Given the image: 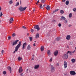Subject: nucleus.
<instances>
[{
  "label": "nucleus",
  "mask_w": 76,
  "mask_h": 76,
  "mask_svg": "<svg viewBox=\"0 0 76 76\" xmlns=\"http://www.w3.org/2000/svg\"><path fill=\"white\" fill-rule=\"evenodd\" d=\"M61 20H66V18L63 16H62L61 17Z\"/></svg>",
  "instance_id": "16"
},
{
  "label": "nucleus",
  "mask_w": 76,
  "mask_h": 76,
  "mask_svg": "<svg viewBox=\"0 0 76 76\" xmlns=\"http://www.w3.org/2000/svg\"><path fill=\"white\" fill-rule=\"evenodd\" d=\"M72 53H74L76 52V50H74L73 51H72Z\"/></svg>",
  "instance_id": "45"
},
{
  "label": "nucleus",
  "mask_w": 76,
  "mask_h": 76,
  "mask_svg": "<svg viewBox=\"0 0 76 76\" xmlns=\"http://www.w3.org/2000/svg\"><path fill=\"white\" fill-rule=\"evenodd\" d=\"M29 39L30 41H32V37H29Z\"/></svg>",
  "instance_id": "34"
},
{
  "label": "nucleus",
  "mask_w": 76,
  "mask_h": 76,
  "mask_svg": "<svg viewBox=\"0 0 76 76\" xmlns=\"http://www.w3.org/2000/svg\"><path fill=\"white\" fill-rule=\"evenodd\" d=\"M13 21V18L12 17L10 18V23H12V22Z\"/></svg>",
  "instance_id": "14"
},
{
  "label": "nucleus",
  "mask_w": 76,
  "mask_h": 76,
  "mask_svg": "<svg viewBox=\"0 0 76 76\" xmlns=\"http://www.w3.org/2000/svg\"><path fill=\"white\" fill-rule=\"evenodd\" d=\"M3 74H4V75H6V71H4Z\"/></svg>",
  "instance_id": "39"
},
{
  "label": "nucleus",
  "mask_w": 76,
  "mask_h": 76,
  "mask_svg": "<svg viewBox=\"0 0 76 76\" xmlns=\"http://www.w3.org/2000/svg\"><path fill=\"white\" fill-rule=\"evenodd\" d=\"M39 5H40V6L39 7L40 8H41V9H42V8H43V7L42 6V5L40 4Z\"/></svg>",
  "instance_id": "35"
},
{
  "label": "nucleus",
  "mask_w": 76,
  "mask_h": 76,
  "mask_svg": "<svg viewBox=\"0 0 76 76\" xmlns=\"http://www.w3.org/2000/svg\"><path fill=\"white\" fill-rule=\"evenodd\" d=\"M18 70V72L19 73H22V71H23V69H22V68L21 66H20L19 67Z\"/></svg>",
  "instance_id": "9"
},
{
  "label": "nucleus",
  "mask_w": 76,
  "mask_h": 76,
  "mask_svg": "<svg viewBox=\"0 0 76 76\" xmlns=\"http://www.w3.org/2000/svg\"><path fill=\"white\" fill-rule=\"evenodd\" d=\"M69 53V54H70V55H72V53H73L72 52V51H68L67 52V54H69V53Z\"/></svg>",
  "instance_id": "19"
},
{
  "label": "nucleus",
  "mask_w": 76,
  "mask_h": 76,
  "mask_svg": "<svg viewBox=\"0 0 76 76\" xmlns=\"http://www.w3.org/2000/svg\"><path fill=\"white\" fill-rule=\"evenodd\" d=\"M64 13V11L63 10H61L60 11V13H61V14H63Z\"/></svg>",
  "instance_id": "25"
},
{
  "label": "nucleus",
  "mask_w": 76,
  "mask_h": 76,
  "mask_svg": "<svg viewBox=\"0 0 76 76\" xmlns=\"http://www.w3.org/2000/svg\"><path fill=\"white\" fill-rule=\"evenodd\" d=\"M22 28H23V29H26V27L25 26H23L22 27Z\"/></svg>",
  "instance_id": "42"
},
{
  "label": "nucleus",
  "mask_w": 76,
  "mask_h": 76,
  "mask_svg": "<svg viewBox=\"0 0 76 76\" xmlns=\"http://www.w3.org/2000/svg\"><path fill=\"white\" fill-rule=\"evenodd\" d=\"M17 0H16V1H17Z\"/></svg>",
  "instance_id": "62"
},
{
  "label": "nucleus",
  "mask_w": 76,
  "mask_h": 76,
  "mask_svg": "<svg viewBox=\"0 0 76 76\" xmlns=\"http://www.w3.org/2000/svg\"><path fill=\"white\" fill-rule=\"evenodd\" d=\"M56 66H59V64L58 63H57L56 64Z\"/></svg>",
  "instance_id": "48"
},
{
  "label": "nucleus",
  "mask_w": 76,
  "mask_h": 76,
  "mask_svg": "<svg viewBox=\"0 0 76 76\" xmlns=\"http://www.w3.org/2000/svg\"><path fill=\"white\" fill-rule=\"evenodd\" d=\"M27 49L28 50H29L31 49V45H28L27 47Z\"/></svg>",
  "instance_id": "17"
},
{
  "label": "nucleus",
  "mask_w": 76,
  "mask_h": 76,
  "mask_svg": "<svg viewBox=\"0 0 76 76\" xmlns=\"http://www.w3.org/2000/svg\"><path fill=\"white\" fill-rule=\"evenodd\" d=\"M18 42H19V40H17L16 41L13 42L12 44V46H14L15 45H16V44H17V43H18Z\"/></svg>",
  "instance_id": "10"
},
{
  "label": "nucleus",
  "mask_w": 76,
  "mask_h": 76,
  "mask_svg": "<svg viewBox=\"0 0 76 76\" xmlns=\"http://www.w3.org/2000/svg\"><path fill=\"white\" fill-rule=\"evenodd\" d=\"M58 51H56L54 53V54L55 56H57V55H58Z\"/></svg>",
  "instance_id": "13"
},
{
  "label": "nucleus",
  "mask_w": 76,
  "mask_h": 76,
  "mask_svg": "<svg viewBox=\"0 0 76 76\" xmlns=\"http://www.w3.org/2000/svg\"><path fill=\"white\" fill-rule=\"evenodd\" d=\"M39 34H38V33H37L36 35V38H39Z\"/></svg>",
  "instance_id": "22"
},
{
  "label": "nucleus",
  "mask_w": 76,
  "mask_h": 76,
  "mask_svg": "<svg viewBox=\"0 0 76 76\" xmlns=\"http://www.w3.org/2000/svg\"><path fill=\"white\" fill-rule=\"evenodd\" d=\"M7 69L10 71V73H11L12 72V68L10 66H8L7 67Z\"/></svg>",
  "instance_id": "15"
},
{
  "label": "nucleus",
  "mask_w": 76,
  "mask_h": 76,
  "mask_svg": "<svg viewBox=\"0 0 76 76\" xmlns=\"http://www.w3.org/2000/svg\"><path fill=\"white\" fill-rule=\"evenodd\" d=\"M63 58L64 59H66L68 58V55L67 54H64L62 56Z\"/></svg>",
  "instance_id": "6"
},
{
  "label": "nucleus",
  "mask_w": 76,
  "mask_h": 76,
  "mask_svg": "<svg viewBox=\"0 0 76 76\" xmlns=\"http://www.w3.org/2000/svg\"><path fill=\"white\" fill-rule=\"evenodd\" d=\"M52 60H53V58H51L49 60V61H50V62H51V61H52Z\"/></svg>",
  "instance_id": "38"
},
{
  "label": "nucleus",
  "mask_w": 76,
  "mask_h": 76,
  "mask_svg": "<svg viewBox=\"0 0 76 76\" xmlns=\"http://www.w3.org/2000/svg\"><path fill=\"white\" fill-rule=\"evenodd\" d=\"M73 10L74 12H76V8H74L73 9Z\"/></svg>",
  "instance_id": "40"
},
{
  "label": "nucleus",
  "mask_w": 76,
  "mask_h": 76,
  "mask_svg": "<svg viewBox=\"0 0 76 76\" xmlns=\"http://www.w3.org/2000/svg\"><path fill=\"white\" fill-rule=\"evenodd\" d=\"M35 11V9H34V10H33V12H34Z\"/></svg>",
  "instance_id": "56"
},
{
  "label": "nucleus",
  "mask_w": 76,
  "mask_h": 76,
  "mask_svg": "<svg viewBox=\"0 0 76 76\" xmlns=\"http://www.w3.org/2000/svg\"><path fill=\"white\" fill-rule=\"evenodd\" d=\"M64 66L65 69H66L67 67V63L66 61H64Z\"/></svg>",
  "instance_id": "5"
},
{
  "label": "nucleus",
  "mask_w": 76,
  "mask_h": 76,
  "mask_svg": "<svg viewBox=\"0 0 76 76\" xmlns=\"http://www.w3.org/2000/svg\"><path fill=\"white\" fill-rule=\"evenodd\" d=\"M72 13H70L69 15V18H72Z\"/></svg>",
  "instance_id": "33"
},
{
  "label": "nucleus",
  "mask_w": 76,
  "mask_h": 76,
  "mask_svg": "<svg viewBox=\"0 0 76 76\" xmlns=\"http://www.w3.org/2000/svg\"><path fill=\"white\" fill-rule=\"evenodd\" d=\"M69 1H67L66 2V5H68L69 4Z\"/></svg>",
  "instance_id": "28"
},
{
  "label": "nucleus",
  "mask_w": 76,
  "mask_h": 76,
  "mask_svg": "<svg viewBox=\"0 0 76 76\" xmlns=\"http://www.w3.org/2000/svg\"><path fill=\"white\" fill-rule=\"evenodd\" d=\"M12 37H15L16 36V34L15 33L12 34Z\"/></svg>",
  "instance_id": "29"
},
{
  "label": "nucleus",
  "mask_w": 76,
  "mask_h": 76,
  "mask_svg": "<svg viewBox=\"0 0 76 76\" xmlns=\"http://www.w3.org/2000/svg\"><path fill=\"white\" fill-rule=\"evenodd\" d=\"M45 7V4H44V5H43V7Z\"/></svg>",
  "instance_id": "58"
},
{
  "label": "nucleus",
  "mask_w": 76,
  "mask_h": 76,
  "mask_svg": "<svg viewBox=\"0 0 76 76\" xmlns=\"http://www.w3.org/2000/svg\"><path fill=\"white\" fill-rule=\"evenodd\" d=\"M46 9L48 10H49L50 9V7L49 5H48L47 6V7H46Z\"/></svg>",
  "instance_id": "21"
},
{
  "label": "nucleus",
  "mask_w": 76,
  "mask_h": 76,
  "mask_svg": "<svg viewBox=\"0 0 76 76\" xmlns=\"http://www.w3.org/2000/svg\"><path fill=\"white\" fill-rule=\"evenodd\" d=\"M56 10V12H57V11H58V9H57L56 10Z\"/></svg>",
  "instance_id": "49"
},
{
  "label": "nucleus",
  "mask_w": 76,
  "mask_h": 76,
  "mask_svg": "<svg viewBox=\"0 0 76 76\" xmlns=\"http://www.w3.org/2000/svg\"><path fill=\"white\" fill-rule=\"evenodd\" d=\"M34 28L35 29H37L38 31L40 29V28H39V26L38 25H35L34 26Z\"/></svg>",
  "instance_id": "3"
},
{
  "label": "nucleus",
  "mask_w": 76,
  "mask_h": 76,
  "mask_svg": "<svg viewBox=\"0 0 76 76\" xmlns=\"http://www.w3.org/2000/svg\"><path fill=\"white\" fill-rule=\"evenodd\" d=\"M45 0H41V3H44L45 2Z\"/></svg>",
  "instance_id": "26"
},
{
  "label": "nucleus",
  "mask_w": 76,
  "mask_h": 76,
  "mask_svg": "<svg viewBox=\"0 0 76 76\" xmlns=\"http://www.w3.org/2000/svg\"><path fill=\"white\" fill-rule=\"evenodd\" d=\"M32 57H33V58H34V57H35V56H34V55H32Z\"/></svg>",
  "instance_id": "54"
},
{
  "label": "nucleus",
  "mask_w": 76,
  "mask_h": 76,
  "mask_svg": "<svg viewBox=\"0 0 76 76\" xmlns=\"http://www.w3.org/2000/svg\"><path fill=\"white\" fill-rule=\"evenodd\" d=\"M27 8V7H20L18 9L20 11V12H23V11H24L25 10H26Z\"/></svg>",
  "instance_id": "2"
},
{
  "label": "nucleus",
  "mask_w": 76,
  "mask_h": 76,
  "mask_svg": "<svg viewBox=\"0 0 76 76\" xmlns=\"http://www.w3.org/2000/svg\"><path fill=\"white\" fill-rule=\"evenodd\" d=\"M21 3V1H20V4Z\"/></svg>",
  "instance_id": "60"
},
{
  "label": "nucleus",
  "mask_w": 76,
  "mask_h": 76,
  "mask_svg": "<svg viewBox=\"0 0 76 76\" xmlns=\"http://www.w3.org/2000/svg\"><path fill=\"white\" fill-rule=\"evenodd\" d=\"M33 45L34 46H35V43H34L33 44Z\"/></svg>",
  "instance_id": "55"
},
{
  "label": "nucleus",
  "mask_w": 76,
  "mask_h": 76,
  "mask_svg": "<svg viewBox=\"0 0 76 76\" xmlns=\"http://www.w3.org/2000/svg\"><path fill=\"white\" fill-rule=\"evenodd\" d=\"M71 37L70 35H68L66 36V39L67 40H70V39Z\"/></svg>",
  "instance_id": "11"
},
{
  "label": "nucleus",
  "mask_w": 76,
  "mask_h": 76,
  "mask_svg": "<svg viewBox=\"0 0 76 76\" xmlns=\"http://www.w3.org/2000/svg\"><path fill=\"white\" fill-rule=\"evenodd\" d=\"M34 69H38V68H39V65L38 64L37 65H35L34 66Z\"/></svg>",
  "instance_id": "12"
},
{
  "label": "nucleus",
  "mask_w": 76,
  "mask_h": 76,
  "mask_svg": "<svg viewBox=\"0 0 76 76\" xmlns=\"http://www.w3.org/2000/svg\"><path fill=\"white\" fill-rule=\"evenodd\" d=\"M64 76H66V74H64Z\"/></svg>",
  "instance_id": "59"
},
{
  "label": "nucleus",
  "mask_w": 76,
  "mask_h": 76,
  "mask_svg": "<svg viewBox=\"0 0 76 76\" xmlns=\"http://www.w3.org/2000/svg\"><path fill=\"white\" fill-rule=\"evenodd\" d=\"M76 61V59H72L71 60V61L73 63H75V62Z\"/></svg>",
  "instance_id": "18"
},
{
  "label": "nucleus",
  "mask_w": 76,
  "mask_h": 76,
  "mask_svg": "<svg viewBox=\"0 0 76 76\" xmlns=\"http://www.w3.org/2000/svg\"><path fill=\"white\" fill-rule=\"evenodd\" d=\"M50 70L51 71H54L55 70V68L53 66L50 65Z\"/></svg>",
  "instance_id": "7"
},
{
  "label": "nucleus",
  "mask_w": 76,
  "mask_h": 76,
  "mask_svg": "<svg viewBox=\"0 0 76 76\" xmlns=\"http://www.w3.org/2000/svg\"><path fill=\"white\" fill-rule=\"evenodd\" d=\"M19 5V2H17L16 4H15V6H18Z\"/></svg>",
  "instance_id": "30"
},
{
  "label": "nucleus",
  "mask_w": 76,
  "mask_h": 76,
  "mask_svg": "<svg viewBox=\"0 0 76 76\" xmlns=\"http://www.w3.org/2000/svg\"><path fill=\"white\" fill-rule=\"evenodd\" d=\"M39 2V0H38V1H37V3H36V4H37V5H38V3Z\"/></svg>",
  "instance_id": "44"
},
{
  "label": "nucleus",
  "mask_w": 76,
  "mask_h": 76,
  "mask_svg": "<svg viewBox=\"0 0 76 76\" xmlns=\"http://www.w3.org/2000/svg\"><path fill=\"white\" fill-rule=\"evenodd\" d=\"M28 69L27 70V71H26V72H27V73H28Z\"/></svg>",
  "instance_id": "57"
},
{
  "label": "nucleus",
  "mask_w": 76,
  "mask_h": 76,
  "mask_svg": "<svg viewBox=\"0 0 76 76\" xmlns=\"http://www.w3.org/2000/svg\"><path fill=\"white\" fill-rule=\"evenodd\" d=\"M29 33H27V37H28V36H29Z\"/></svg>",
  "instance_id": "50"
},
{
  "label": "nucleus",
  "mask_w": 76,
  "mask_h": 76,
  "mask_svg": "<svg viewBox=\"0 0 76 76\" xmlns=\"http://www.w3.org/2000/svg\"><path fill=\"white\" fill-rule=\"evenodd\" d=\"M3 16V14L2 13V12H1V14L0 15V18H1V16Z\"/></svg>",
  "instance_id": "36"
},
{
  "label": "nucleus",
  "mask_w": 76,
  "mask_h": 76,
  "mask_svg": "<svg viewBox=\"0 0 76 76\" xmlns=\"http://www.w3.org/2000/svg\"><path fill=\"white\" fill-rule=\"evenodd\" d=\"M64 23L65 24L67 23V20H65L64 21Z\"/></svg>",
  "instance_id": "32"
},
{
  "label": "nucleus",
  "mask_w": 76,
  "mask_h": 76,
  "mask_svg": "<svg viewBox=\"0 0 76 76\" xmlns=\"http://www.w3.org/2000/svg\"><path fill=\"white\" fill-rule=\"evenodd\" d=\"M56 10L53 11V13H56Z\"/></svg>",
  "instance_id": "52"
},
{
  "label": "nucleus",
  "mask_w": 76,
  "mask_h": 76,
  "mask_svg": "<svg viewBox=\"0 0 76 76\" xmlns=\"http://www.w3.org/2000/svg\"><path fill=\"white\" fill-rule=\"evenodd\" d=\"M20 75H21V76H23V73L21 74H20Z\"/></svg>",
  "instance_id": "47"
},
{
  "label": "nucleus",
  "mask_w": 76,
  "mask_h": 76,
  "mask_svg": "<svg viewBox=\"0 0 76 76\" xmlns=\"http://www.w3.org/2000/svg\"><path fill=\"white\" fill-rule=\"evenodd\" d=\"M60 38L59 37L57 38L56 39V40L57 41H59V40H60Z\"/></svg>",
  "instance_id": "31"
},
{
  "label": "nucleus",
  "mask_w": 76,
  "mask_h": 76,
  "mask_svg": "<svg viewBox=\"0 0 76 76\" xmlns=\"http://www.w3.org/2000/svg\"><path fill=\"white\" fill-rule=\"evenodd\" d=\"M18 61H20V60H22V58H20V56H19L18 58Z\"/></svg>",
  "instance_id": "23"
},
{
  "label": "nucleus",
  "mask_w": 76,
  "mask_h": 76,
  "mask_svg": "<svg viewBox=\"0 0 76 76\" xmlns=\"http://www.w3.org/2000/svg\"><path fill=\"white\" fill-rule=\"evenodd\" d=\"M41 51H44V47L43 46L41 47Z\"/></svg>",
  "instance_id": "20"
},
{
  "label": "nucleus",
  "mask_w": 76,
  "mask_h": 76,
  "mask_svg": "<svg viewBox=\"0 0 76 76\" xmlns=\"http://www.w3.org/2000/svg\"><path fill=\"white\" fill-rule=\"evenodd\" d=\"M34 29H31V32L33 33V32H34Z\"/></svg>",
  "instance_id": "46"
},
{
  "label": "nucleus",
  "mask_w": 76,
  "mask_h": 76,
  "mask_svg": "<svg viewBox=\"0 0 76 76\" xmlns=\"http://www.w3.org/2000/svg\"><path fill=\"white\" fill-rule=\"evenodd\" d=\"M8 38L9 40L10 39H11V37L10 36L8 37Z\"/></svg>",
  "instance_id": "41"
},
{
  "label": "nucleus",
  "mask_w": 76,
  "mask_h": 76,
  "mask_svg": "<svg viewBox=\"0 0 76 76\" xmlns=\"http://www.w3.org/2000/svg\"><path fill=\"white\" fill-rule=\"evenodd\" d=\"M1 54H3V53H4V50H2L1 51Z\"/></svg>",
  "instance_id": "43"
},
{
  "label": "nucleus",
  "mask_w": 76,
  "mask_h": 76,
  "mask_svg": "<svg viewBox=\"0 0 76 76\" xmlns=\"http://www.w3.org/2000/svg\"><path fill=\"white\" fill-rule=\"evenodd\" d=\"M66 1V0H62V2H64Z\"/></svg>",
  "instance_id": "51"
},
{
  "label": "nucleus",
  "mask_w": 76,
  "mask_h": 76,
  "mask_svg": "<svg viewBox=\"0 0 76 76\" xmlns=\"http://www.w3.org/2000/svg\"><path fill=\"white\" fill-rule=\"evenodd\" d=\"M58 26H59V27H61V23H59L58 24Z\"/></svg>",
  "instance_id": "37"
},
{
  "label": "nucleus",
  "mask_w": 76,
  "mask_h": 76,
  "mask_svg": "<svg viewBox=\"0 0 76 76\" xmlns=\"http://www.w3.org/2000/svg\"><path fill=\"white\" fill-rule=\"evenodd\" d=\"M70 74L71 75L74 76L76 75V72L74 71H71L70 72Z\"/></svg>",
  "instance_id": "4"
},
{
  "label": "nucleus",
  "mask_w": 76,
  "mask_h": 76,
  "mask_svg": "<svg viewBox=\"0 0 76 76\" xmlns=\"http://www.w3.org/2000/svg\"><path fill=\"white\" fill-rule=\"evenodd\" d=\"M47 53L48 55L50 56V54H51V53L50 52V51L48 50L47 52Z\"/></svg>",
  "instance_id": "24"
},
{
  "label": "nucleus",
  "mask_w": 76,
  "mask_h": 76,
  "mask_svg": "<svg viewBox=\"0 0 76 76\" xmlns=\"http://www.w3.org/2000/svg\"><path fill=\"white\" fill-rule=\"evenodd\" d=\"M36 42V41H34V42Z\"/></svg>",
  "instance_id": "61"
},
{
  "label": "nucleus",
  "mask_w": 76,
  "mask_h": 76,
  "mask_svg": "<svg viewBox=\"0 0 76 76\" xmlns=\"http://www.w3.org/2000/svg\"><path fill=\"white\" fill-rule=\"evenodd\" d=\"M34 60V58H33L32 59H31V60Z\"/></svg>",
  "instance_id": "53"
},
{
  "label": "nucleus",
  "mask_w": 76,
  "mask_h": 76,
  "mask_svg": "<svg viewBox=\"0 0 76 76\" xmlns=\"http://www.w3.org/2000/svg\"><path fill=\"white\" fill-rule=\"evenodd\" d=\"M9 3L10 4H12V3H13V1H12V0L10 1H9Z\"/></svg>",
  "instance_id": "27"
},
{
  "label": "nucleus",
  "mask_w": 76,
  "mask_h": 76,
  "mask_svg": "<svg viewBox=\"0 0 76 76\" xmlns=\"http://www.w3.org/2000/svg\"><path fill=\"white\" fill-rule=\"evenodd\" d=\"M27 44V43L26 42L24 43L23 45V47H22V49L23 50H24L25 48V47L26 46V45Z\"/></svg>",
  "instance_id": "8"
},
{
  "label": "nucleus",
  "mask_w": 76,
  "mask_h": 76,
  "mask_svg": "<svg viewBox=\"0 0 76 76\" xmlns=\"http://www.w3.org/2000/svg\"><path fill=\"white\" fill-rule=\"evenodd\" d=\"M21 42H20L19 43V44L17 45V46L15 48V50L13 52V53L14 54L15 52H16L18 51V50L19 49V48L21 46Z\"/></svg>",
  "instance_id": "1"
}]
</instances>
